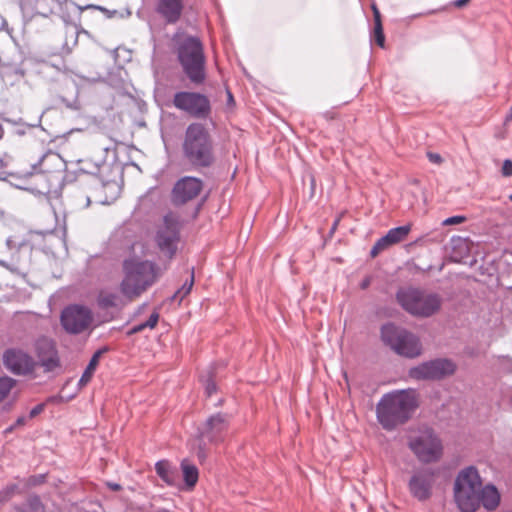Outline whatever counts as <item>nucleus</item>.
<instances>
[{"mask_svg": "<svg viewBox=\"0 0 512 512\" xmlns=\"http://www.w3.org/2000/svg\"><path fill=\"white\" fill-rule=\"evenodd\" d=\"M122 269L124 277L120 292L129 302L139 298L159 277V268L155 263L136 257L125 259Z\"/></svg>", "mask_w": 512, "mask_h": 512, "instance_id": "nucleus-1", "label": "nucleus"}, {"mask_svg": "<svg viewBox=\"0 0 512 512\" xmlns=\"http://www.w3.org/2000/svg\"><path fill=\"white\" fill-rule=\"evenodd\" d=\"M418 406L414 390H400L385 394L377 404V419L386 430L407 422Z\"/></svg>", "mask_w": 512, "mask_h": 512, "instance_id": "nucleus-2", "label": "nucleus"}, {"mask_svg": "<svg viewBox=\"0 0 512 512\" xmlns=\"http://www.w3.org/2000/svg\"><path fill=\"white\" fill-rule=\"evenodd\" d=\"M183 154L194 167H209L215 160L212 137L201 123H191L183 141Z\"/></svg>", "mask_w": 512, "mask_h": 512, "instance_id": "nucleus-3", "label": "nucleus"}, {"mask_svg": "<svg viewBox=\"0 0 512 512\" xmlns=\"http://www.w3.org/2000/svg\"><path fill=\"white\" fill-rule=\"evenodd\" d=\"M177 59L188 79L195 85L206 80V57L201 40L193 36H185L177 43Z\"/></svg>", "mask_w": 512, "mask_h": 512, "instance_id": "nucleus-4", "label": "nucleus"}, {"mask_svg": "<svg viewBox=\"0 0 512 512\" xmlns=\"http://www.w3.org/2000/svg\"><path fill=\"white\" fill-rule=\"evenodd\" d=\"M397 302L409 314L416 317H430L441 308V298L418 288L405 287L396 294Z\"/></svg>", "mask_w": 512, "mask_h": 512, "instance_id": "nucleus-5", "label": "nucleus"}, {"mask_svg": "<svg viewBox=\"0 0 512 512\" xmlns=\"http://www.w3.org/2000/svg\"><path fill=\"white\" fill-rule=\"evenodd\" d=\"M481 479L474 467L462 470L454 483V501L459 510L474 512L480 504Z\"/></svg>", "mask_w": 512, "mask_h": 512, "instance_id": "nucleus-6", "label": "nucleus"}, {"mask_svg": "<svg viewBox=\"0 0 512 512\" xmlns=\"http://www.w3.org/2000/svg\"><path fill=\"white\" fill-rule=\"evenodd\" d=\"M381 337L384 343L397 354L409 358L417 357L421 353L419 339L405 329L387 324L382 327Z\"/></svg>", "mask_w": 512, "mask_h": 512, "instance_id": "nucleus-7", "label": "nucleus"}, {"mask_svg": "<svg viewBox=\"0 0 512 512\" xmlns=\"http://www.w3.org/2000/svg\"><path fill=\"white\" fill-rule=\"evenodd\" d=\"M61 325L69 334H81L91 331L94 325L92 310L84 305H69L61 313Z\"/></svg>", "mask_w": 512, "mask_h": 512, "instance_id": "nucleus-8", "label": "nucleus"}, {"mask_svg": "<svg viewBox=\"0 0 512 512\" xmlns=\"http://www.w3.org/2000/svg\"><path fill=\"white\" fill-rule=\"evenodd\" d=\"M173 105L177 109L198 119H205L211 113L208 97L197 92H177L173 97Z\"/></svg>", "mask_w": 512, "mask_h": 512, "instance_id": "nucleus-9", "label": "nucleus"}, {"mask_svg": "<svg viewBox=\"0 0 512 512\" xmlns=\"http://www.w3.org/2000/svg\"><path fill=\"white\" fill-rule=\"evenodd\" d=\"M179 216L173 212L167 213L156 234V243L162 253L172 258L179 241Z\"/></svg>", "mask_w": 512, "mask_h": 512, "instance_id": "nucleus-10", "label": "nucleus"}, {"mask_svg": "<svg viewBox=\"0 0 512 512\" xmlns=\"http://www.w3.org/2000/svg\"><path fill=\"white\" fill-rule=\"evenodd\" d=\"M456 365L447 359H436L424 362L409 370V376L415 380H438L452 375Z\"/></svg>", "mask_w": 512, "mask_h": 512, "instance_id": "nucleus-11", "label": "nucleus"}, {"mask_svg": "<svg viewBox=\"0 0 512 512\" xmlns=\"http://www.w3.org/2000/svg\"><path fill=\"white\" fill-rule=\"evenodd\" d=\"M409 446L422 462L436 461L442 453L440 440L430 430L422 432L418 437L411 440Z\"/></svg>", "mask_w": 512, "mask_h": 512, "instance_id": "nucleus-12", "label": "nucleus"}, {"mask_svg": "<svg viewBox=\"0 0 512 512\" xmlns=\"http://www.w3.org/2000/svg\"><path fill=\"white\" fill-rule=\"evenodd\" d=\"M229 418L226 414L217 413L208 417L198 428L202 442L211 444L222 443L228 433Z\"/></svg>", "mask_w": 512, "mask_h": 512, "instance_id": "nucleus-13", "label": "nucleus"}, {"mask_svg": "<svg viewBox=\"0 0 512 512\" xmlns=\"http://www.w3.org/2000/svg\"><path fill=\"white\" fill-rule=\"evenodd\" d=\"M35 355L38 359L37 366L43 368L44 372H53L61 368V361L53 340L41 337L34 344Z\"/></svg>", "mask_w": 512, "mask_h": 512, "instance_id": "nucleus-14", "label": "nucleus"}, {"mask_svg": "<svg viewBox=\"0 0 512 512\" xmlns=\"http://www.w3.org/2000/svg\"><path fill=\"white\" fill-rule=\"evenodd\" d=\"M44 162L45 158L40 161L39 165L42 166ZM18 175L19 178L27 180V190L39 194L49 193L55 178L53 173L45 171L36 165L32 166V171L21 170L18 172Z\"/></svg>", "mask_w": 512, "mask_h": 512, "instance_id": "nucleus-15", "label": "nucleus"}, {"mask_svg": "<svg viewBox=\"0 0 512 512\" xmlns=\"http://www.w3.org/2000/svg\"><path fill=\"white\" fill-rule=\"evenodd\" d=\"M5 367L17 375H32L37 367L36 361L20 349H8L3 355Z\"/></svg>", "mask_w": 512, "mask_h": 512, "instance_id": "nucleus-16", "label": "nucleus"}, {"mask_svg": "<svg viewBox=\"0 0 512 512\" xmlns=\"http://www.w3.org/2000/svg\"><path fill=\"white\" fill-rule=\"evenodd\" d=\"M203 187L202 181L195 177H183L176 182L172 190L174 204H185L195 199Z\"/></svg>", "mask_w": 512, "mask_h": 512, "instance_id": "nucleus-17", "label": "nucleus"}, {"mask_svg": "<svg viewBox=\"0 0 512 512\" xmlns=\"http://www.w3.org/2000/svg\"><path fill=\"white\" fill-rule=\"evenodd\" d=\"M435 482V473L431 470H423L413 475L409 481L410 493L420 501L427 500L432 495Z\"/></svg>", "mask_w": 512, "mask_h": 512, "instance_id": "nucleus-18", "label": "nucleus"}, {"mask_svg": "<svg viewBox=\"0 0 512 512\" xmlns=\"http://www.w3.org/2000/svg\"><path fill=\"white\" fill-rule=\"evenodd\" d=\"M410 231V224L390 229L385 236L381 237L374 244L371 249V256L376 257L380 252L387 249L388 247L404 241Z\"/></svg>", "mask_w": 512, "mask_h": 512, "instance_id": "nucleus-19", "label": "nucleus"}, {"mask_svg": "<svg viewBox=\"0 0 512 512\" xmlns=\"http://www.w3.org/2000/svg\"><path fill=\"white\" fill-rule=\"evenodd\" d=\"M182 9V0H158L157 12L170 23H175L180 18Z\"/></svg>", "mask_w": 512, "mask_h": 512, "instance_id": "nucleus-20", "label": "nucleus"}, {"mask_svg": "<svg viewBox=\"0 0 512 512\" xmlns=\"http://www.w3.org/2000/svg\"><path fill=\"white\" fill-rule=\"evenodd\" d=\"M123 298L117 292L104 288L99 290L96 302L101 309L119 308L125 304Z\"/></svg>", "mask_w": 512, "mask_h": 512, "instance_id": "nucleus-21", "label": "nucleus"}, {"mask_svg": "<svg viewBox=\"0 0 512 512\" xmlns=\"http://www.w3.org/2000/svg\"><path fill=\"white\" fill-rule=\"evenodd\" d=\"M157 475L169 486H174L178 482V472L173 468L168 460H160L155 464Z\"/></svg>", "mask_w": 512, "mask_h": 512, "instance_id": "nucleus-22", "label": "nucleus"}, {"mask_svg": "<svg viewBox=\"0 0 512 512\" xmlns=\"http://www.w3.org/2000/svg\"><path fill=\"white\" fill-rule=\"evenodd\" d=\"M480 503L488 509L494 510L500 503V494L495 486L486 485L479 491Z\"/></svg>", "mask_w": 512, "mask_h": 512, "instance_id": "nucleus-23", "label": "nucleus"}, {"mask_svg": "<svg viewBox=\"0 0 512 512\" xmlns=\"http://www.w3.org/2000/svg\"><path fill=\"white\" fill-rule=\"evenodd\" d=\"M183 478L188 489H193L198 482L199 472L195 465L187 460L181 462Z\"/></svg>", "mask_w": 512, "mask_h": 512, "instance_id": "nucleus-24", "label": "nucleus"}, {"mask_svg": "<svg viewBox=\"0 0 512 512\" xmlns=\"http://www.w3.org/2000/svg\"><path fill=\"white\" fill-rule=\"evenodd\" d=\"M101 356V351H97L92 358L90 359L84 373L82 374L80 380H79V386L84 387L86 386L90 380L92 379V376L99 364V358Z\"/></svg>", "mask_w": 512, "mask_h": 512, "instance_id": "nucleus-25", "label": "nucleus"}, {"mask_svg": "<svg viewBox=\"0 0 512 512\" xmlns=\"http://www.w3.org/2000/svg\"><path fill=\"white\" fill-rule=\"evenodd\" d=\"M158 321H159V313L153 312L146 322L133 326L131 328V330L129 331V334L132 335V334L139 333L146 328L154 329L156 327Z\"/></svg>", "mask_w": 512, "mask_h": 512, "instance_id": "nucleus-26", "label": "nucleus"}, {"mask_svg": "<svg viewBox=\"0 0 512 512\" xmlns=\"http://www.w3.org/2000/svg\"><path fill=\"white\" fill-rule=\"evenodd\" d=\"M16 381L10 377L0 378V403H2L15 387Z\"/></svg>", "mask_w": 512, "mask_h": 512, "instance_id": "nucleus-27", "label": "nucleus"}, {"mask_svg": "<svg viewBox=\"0 0 512 512\" xmlns=\"http://www.w3.org/2000/svg\"><path fill=\"white\" fill-rule=\"evenodd\" d=\"M193 283H194V276L192 274L189 283H187V282L184 283V285L179 290H177L175 292L173 298L179 299L181 301L185 296H187L190 293Z\"/></svg>", "mask_w": 512, "mask_h": 512, "instance_id": "nucleus-28", "label": "nucleus"}, {"mask_svg": "<svg viewBox=\"0 0 512 512\" xmlns=\"http://www.w3.org/2000/svg\"><path fill=\"white\" fill-rule=\"evenodd\" d=\"M374 40L378 46L384 48L385 46V36L383 33L382 24L374 25Z\"/></svg>", "mask_w": 512, "mask_h": 512, "instance_id": "nucleus-29", "label": "nucleus"}, {"mask_svg": "<svg viewBox=\"0 0 512 512\" xmlns=\"http://www.w3.org/2000/svg\"><path fill=\"white\" fill-rule=\"evenodd\" d=\"M426 155H427L428 160L433 164L441 165L444 162L442 156L438 153L429 151V152H427Z\"/></svg>", "mask_w": 512, "mask_h": 512, "instance_id": "nucleus-30", "label": "nucleus"}, {"mask_svg": "<svg viewBox=\"0 0 512 512\" xmlns=\"http://www.w3.org/2000/svg\"><path fill=\"white\" fill-rule=\"evenodd\" d=\"M464 221H465L464 216H453V217H449V218L445 219L443 221V225L444 226L456 225V224L463 223Z\"/></svg>", "mask_w": 512, "mask_h": 512, "instance_id": "nucleus-31", "label": "nucleus"}, {"mask_svg": "<svg viewBox=\"0 0 512 512\" xmlns=\"http://www.w3.org/2000/svg\"><path fill=\"white\" fill-rule=\"evenodd\" d=\"M501 172L504 177L512 176V161L511 160L507 159L503 162Z\"/></svg>", "mask_w": 512, "mask_h": 512, "instance_id": "nucleus-32", "label": "nucleus"}, {"mask_svg": "<svg viewBox=\"0 0 512 512\" xmlns=\"http://www.w3.org/2000/svg\"><path fill=\"white\" fill-rule=\"evenodd\" d=\"M205 392L207 396H211L213 393L216 392V384L212 379H207L205 382Z\"/></svg>", "mask_w": 512, "mask_h": 512, "instance_id": "nucleus-33", "label": "nucleus"}, {"mask_svg": "<svg viewBox=\"0 0 512 512\" xmlns=\"http://www.w3.org/2000/svg\"><path fill=\"white\" fill-rule=\"evenodd\" d=\"M371 8L373 11L374 25L382 24L381 14L377 6L375 4H372Z\"/></svg>", "mask_w": 512, "mask_h": 512, "instance_id": "nucleus-34", "label": "nucleus"}, {"mask_svg": "<svg viewBox=\"0 0 512 512\" xmlns=\"http://www.w3.org/2000/svg\"><path fill=\"white\" fill-rule=\"evenodd\" d=\"M44 409V405L43 404H38L36 405L31 411H30V415L29 417L30 418H34L35 416H37L38 414H40Z\"/></svg>", "mask_w": 512, "mask_h": 512, "instance_id": "nucleus-35", "label": "nucleus"}, {"mask_svg": "<svg viewBox=\"0 0 512 512\" xmlns=\"http://www.w3.org/2000/svg\"><path fill=\"white\" fill-rule=\"evenodd\" d=\"M471 0H455L451 3V5L455 8H463L470 3Z\"/></svg>", "mask_w": 512, "mask_h": 512, "instance_id": "nucleus-36", "label": "nucleus"}, {"mask_svg": "<svg viewBox=\"0 0 512 512\" xmlns=\"http://www.w3.org/2000/svg\"><path fill=\"white\" fill-rule=\"evenodd\" d=\"M108 487L113 491L121 490V486L117 483H107Z\"/></svg>", "mask_w": 512, "mask_h": 512, "instance_id": "nucleus-37", "label": "nucleus"}, {"mask_svg": "<svg viewBox=\"0 0 512 512\" xmlns=\"http://www.w3.org/2000/svg\"><path fill=\"white\" fill-rule=\"evenodd\" d=\"M41 480H38V478L36 476H33L29 479V483L32 484V485H36L38 483H40Z\"/></svg>", "mask_w": 512, "mask_h": 512, "instance_id": "nucleus-38", "label": "nucleus"}, {"mask_svg": "<svg viewBox=\"0 0 512 512\" xmlns=\"http://www.w3.org/2000/svg\"><path fill=\"white\" fill-rule=\"evenodd\" d=\"M227 95H228V103L229 104H233L234 103V98H233L232 93L230 91H228Z\"/></svg>", "mask_w": 512, "mask_h": 512, "instance_id": "nucleus-39", "label": "nucleus"}, {"mask_svg": "<svg viewBox=\"0 0 512 512\" xmlns=\"http://www.w3.org/2000/svg\"><path fill=\"white\" fill-rule=\"evenodd\" d=\"M24 422H25V419H24L23 417H20V418H18V419H17L16 424H17V425H23V424H24Z\"/></svg>", "mask_w": 512, "mask_h": 512, "instance_id": "nucleus-40", "label": "nucleus"}, {"mask_svg": "<svg viewBox=\"0 0 512 512\" xmlns=\"http://www.w3.org/2000/svg\"><path fill=\"white\" fill-rule=\"evenodd\" d=\"M17 489V486L16 485H13L11 487H8L7 490L10 492V493H13L15 490Z\"/></svg>", "mask_w": 512, "mask_h": 512, "instance_id": "nucleus-41", "label": "nucleus"}, {"mask_svg": "<svg viewBox=\"0 0 512 512\" xmlns=\"http://www.w3.org/2000/svg\"><path fill=\"white\" fill-rule=\"evenodd\" d=\"M339 221H340V219H339V218H338V219H336V221H335V222H334V224H333L332 230H335V229L337 228V226H338V224H339Z\"/></svg>", "mask_w": 512, "mask_h": 512, "instance_id": "nucleus-42", "label": "nucleus"}, {"mask_svg": "<svg viewBox=\"0 0 512 512\" xmlns=\"http://www.w3.org/2000/svg\"><path fill=\"white\" fill-rule=\"evenodd\" d=\"M57 3L61 4L63 2H65L66 0H55Z\"/></svg>", "mask_w": 512, "mask_h": 512, "instance_id": "nucleus-43", "label": "nucleus"}, {"mask_svg": "<svg viewBox=\"0 0 512 512\" xmlns=\"http://www.w3.org/2000/svg\"><path fill=\"white\" fill-rule=\"evenodd\" d=\"M510 200L512 201V194L509 196Z\"/></svg>", "mask_w": 512, "mask_h": 512, "instance_id": "nucleus-44", "label": "nucleus"}]
</instances>
